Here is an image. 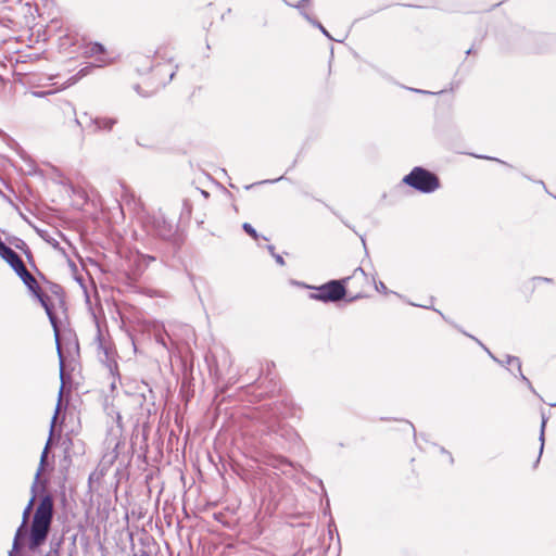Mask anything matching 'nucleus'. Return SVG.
I'll use <instances>...</instances> for the list:
<instances>
[{
	"instance_id": "f257e3e1",
	"label": "nucleus",
	"mask_w": 556,
	"mask_h": 556,
	"mask_svg": "<svg viewBox=\"0 0 556 556\" xmlns=\"http://www.w3.org/2000/svg\"><path fill=\"white\" fill-rule=\"evenodd\" d=\"M7 263L14 269L16 275L23 280L25 286L36 296V299L39 301V303L46 311V314H47L49 321L54 331L58 354L60 357V375H61V377H63L64 363H63L62 350L60 346V330H59V325H58V317L54 313V304L49 295L41 292L36 278L27 270L24 262L22 261V258L20 257V255L17 253L12 258H10Z\"/></svg>"
},
{
	"instance_id": "f03ea898",
	"label": "nucleus",
	"mask_w": 556,
	"mask_h": 556,
	"mask_svg": "<svg viewBox=\"0 0 556 556\" xmlns=\"http://www.w3.org/2000/svg\"><path fill=\"white\" fill-rule=\"evenodd\" d=\"M53 519V500L45 495L38 504L30 525L28 548L36 551L41 546L49 534Z\"/></svg>"
},
{
	"instance_id": "7ed1b4c3",
	"label": "nucleus",
	"mask_w": 556,
	"mask_h": 556,
	"mask_svg": "<svg viewBox=\"0 0 556 556\" xmlns=\"http://www.w3.org/2000/svg\"><path fill=\"white\" fill-rule=\"evenodd\" d=\"M58 413H59V406L56 407L54 416L51 421L49 438H48V441H47L45 448L41 453L39 468L35 475V480L31 484V497L29 498L26 507L23 510L22 523L18 527V529L16 530V533H15V536L13 540L12 551L10 552V556H13V553L17 552L20 549V541L26 533V526L28 523L30 513L34 508V503L36 501V490H37L38 481H39L40 475L43 470V467H45V464H46V460L48 457L49 448H50V445L52 442V435H53V431H54V425H55V420L58 417Z\"/></svg>"
},
{
	"instance_id": "20e7f679",
	"label": "nucleus",
	"mask_w": 556,
	"mask_h": 556,
	"mask_svg": "<svg viewBox=\"0 0 556 556\" xmlns=\"http://www.w3.org/2000/svg\"><path fill=\"white\" fill-rule=\"evenodd\" d=\"M403 182L422 193H431L440 187L437 175L419 166L414 167Z\"/></svg>"
},
{
	"instance_id": "39448f33",
	"label": "nucleus",
	"mask_w": 556,
	"mask_h": 556,
	"mask_svg": "<svg viewBox=\"0 0 556 556\" xmlns=\"http://www.w3.org/2000/svg\"><path fill=\"white\" fill-rule=\"evenodd\" d=\"M316 291V293L311 294V298L321 302L340 301L346 293V289L342 280H331L318 287Z\"/></svg>"
},
{
	"instance_id": "423d86ee",
	"label": "nucleus",
	"mask_w": 556,
	"mask_h": 556,
	"mask_svg": "<svg viewBox=\"0 0 556 556\" xmlns=\"http://www.w3.org/2000/svg\"><path fill=\"white\" fill-rule=\"evenodd\" d=\"M342 282L355 290L353 299H357L363 295L365 287L369 285V278L362 267H357L351 276L342 279Z\"/></svg>"
},
{
	"instance_id": "0eeeda50",
	"label": "nucleus",
	"mask_w": 556,
	"mask_h": 556,
	"mask_svg": "<svg viewBox=\"0 0 556 556\" xmlns=\"http://www.w3.org/2000/svg\"><path fill=\"white\" fill-rule=\"evenodd\" d=\"M89 122L91 125L94 126L96 130H111L113 126L117 123L116 118L113 117H90Z\"/></svg>"
},
{
	"instance_id": "6e6552de",
	"label": "nucleus",
	"mask_w": 556,
	"mask_h": 556,
	"mask_svg": "<svg viewBox=\"0 0 556 556\" xmlns=\"http://www.w3.org/2000/svg\"><path fill=\"white\" fill-rule=\"evenodd\" d=\"M506 365L508 366H515L516 367V370L518 372V375L520 376L521 380L526 382V384L528 386V388L531 390V391H534L533 390V387L531 384V382L529 381V379L522 374V370H521V362L518 357L516 356H510L508 355L506 357Z\"/></svg>"
},
{
	"instance_id": "1a4fd4ad",
	"label": "nucleus",
	"mask_w": 556,
	"mask_h": 556,
	"mask_svg": "<svg viewBox=\"0 0 556 556\" xmlns=\"http://www.w3.org/2000/svg\"><path fill=\"white\" fill-rule=\"evenodd\" d=\"M105 51L104 47L101 43L93 42L86 46L84 54L87 58L94 56L97 54H101Z\"/></svg>"
},
{
	"instance_id": "9d476101",
	"label": "nucleus",
	"mask_w": 556,
	"mask_h": 556,
	"mask_svg": "<svg viewBox=\"0 0 556 556\" xmlns=\"http://www.w3.org/2000/svg\"><path fill=\"white\" fill-rule=\"evenodd\" d=\"M15 254H16V252L13 249H11L10 247H8L5 243H3L0 247V256L5 262H8L10 258H12Z\"/></svg>"
},
{
	"instance_id": "9b49d317",
	"label": "nucleus",
	"mask_w": 556,
	"mask_h": 556,
	"mask_svg": "<svg viewBox=\"0 0 556 556\" xmlns=\"http://www.w3.org/2000/svg\"><path fill=\"white\" fill-rule=\"evenodd\" d=\"M302 15H303V16H304V17H305L309 23H312L313 25L317 26V27L320 29V31H321L325 36H327L328 38H330V39H331V36L329 35V33L327 31V29H326V28H325L320 23H318V22H316V21L312 20V17H311L307 13H305V12H302Z\"/></svg>"
},
{
	"instance_id": "f8f14e48",
	"label": "nucleus",
	"mask_w": 556,
	"mask_h": 556,
	"mask_svg": "<svg viewBox=\"0 0 556 556\" xmlns=\"http://www.w3.org/2000/svg\"><path fill=\"white\" fill-rule=\"evenodd\" d=\"M545 426H546V419L543 417V418H542V424H541V432H540V441H541L540 455H539V458H538V459H540V456H541V455H542V453H543ZM538 462H539V460H536V463H538Z\"/></svg>"
},
{
	"instance_id": "ddd939ff",
	"label": "nucleus",
	"mask_w": 556,
	"mask_h": 556,
	"mask_svg": "<svg viewBox=\"0 0 556 556\" xmlns=\"http://www.w3.org/2000/svg\"><path fill=\"white\" fill-rule=\"evenodd\" d=\"M242 228H243V230H244L248 235H250V236H251V237H253L254 239H257L258 235H257L256 230L252 227V225H251V224H249V223H244V224L242 225Z\"/></svg>"
},
{
	"instance_id": "4468645a",
	"label": "nucleus",
	"mask_w": 556,
	"mask_h": 556,
	"mask_svg": "<svg viewBox=\"0 0 556 556\" xmlns=\"http://www.w3.org/2000/svg\"><path fill=\"white\" fill-rule=\"evenodd\" d=\"M375 287L378 292H381L384 294L388 293V288L386 287V285L382 281L375 282Z\"/></svg>"
},
{
	"instance_id": "2eb2a0df",
	"label": "nucleus",
	"mask_w": 556,
	"mask_h": 556,
	"mask_svg": "<svg viewBox=\"0 0 556 556\" xmlns=\"http://www.w3.org/2000/svg\"><path fill=\"white\" fill-rule=\"evenodd\" d=\"M92 68H93V66H86V67L81 68V70L78 72V74H77V75H78L79 77H84V76L88 75V74L91 72V70H92Z\"/></svg>"
},
{
	"instance_id": "dca6fc26",
	"label": "nucleus",
	"mask_w": 556,
	"mask_h": 556,
	"mask_svg": "<svg viewBox=\"0 0 556 556\" xmlns=\"http://www.w3.org/2000/svg\"><path fill=\"white\" fill-rule=\"evenodd\" d=\"M132 400H134V402H135L136 404L141 405V404H142V402H143V400H144V396H143L142 394H140V395H135V396L132 397Z\"/></svg>"
},
{
	"instance_id": "f3484780",
	"label": "nucleus",
	"mask_w": 556,
	"mask_h": 556,
	"mask_svg": "<svg viewBox=\"0 0 556 556\" xmlns=\"http://www.w3.org/2000/svg\"><path fill=\"white\" fill-rule=\"evenodd\" d=\"M274 258L276 260V262L280 265V266H283L285 265V261H283V257L279 254H276L274 256Z\"/></svg>"
},
{
	"instance_id": "a211bd4d",
	"label": "nucleus",
	"mask_w": 556,
	"mask_h": 556,
	"mask_svg": "<svg viewBox=\"0 0 556 556\" xmlns=\"http://www.w3.org/2000/svg\"><path fill=\"white\" fill-rule=\"evenodd\" d=\"M309 0H301L296 5L295 8L298 9H302L306 3H308Z\"/></svg>"
},
{
	"instance_id": "6ab92c4d",
	"label": "nucleus",
	"mask_w": 556,
	"mask_h": 556,
	"mask_svg": "<svg viewBox=\"0 0 556 556\" xmlns=\"http://www.w3.org/2000/svg\"><path fill=\"white\" fill-rule=\"evenodd\" d=\"M483 349H484V350L488 352V354L493 358V361H495V362H497V363H500V364H503L500 359H497L495 356H493V355H492V353H491L486 348H484V346H483Z\"/></svg>"
},
{
	"instance_id": "aec40b11",
	"label": "nucleus",
	"mask_w": 556,
	"mask_h": 556,
	"mask_svg": "<svg viewBox=\"0 0 556 556\" xmlns=\"http://www.w3.org/2000/svg\"><path fill=\"white\" fill-rule=\"evenodd\" d=\"M267 249H268L269 253H270V254L273 255V257H274V256L276 255L274 245H268V247H267Z\"/></svg>"
},
{
	"instance_id": "412c9836",
	"label": "nucleus",
	"mask_w": 556,
	"mask_h": 556,
	"mask_svg": "<svg viewBox=\"0 0 556 556\" xmlns=\"http://www.w3.org/2000/svg\"><path fill=\"white\" fill-rule=\"evenodd\" d=\"M281 179H282V177L276 178V179H273V180H264L263 182H265V184H273V182L279 181Z\"/></svg>"
},
{
	"instance_id": "4be33fe9",
	"label": "nucleus",
	"mask_w": 556,
	"mask_h": 556,
	"mask_svg": "<svg viewBox=\"0 0 556 556\" xmlns=\"http://www.w3.org/2000/svg\"><path fill=\"white\" fill-rule=\"evenodd\" d=\"M406 426H407L408 429H410L415 433V428H414V426L412 424L406 422Z\"/></svg>"
},
{
	"instance_id": "5701e85b",
	"label": "nucleus",
	"mask_w": 556,
	"mask_h": 556,
	"mask_svg": "<svg viewBox=\"0 0 556 556\" xmlns=\"http://www.w3.org/2000/svg\"><path fill=\"white\" fill-rule=\"evenodd\" d=\"M414 91L416 92H421V93H429L428 91H425V90H420V89H413Z\"/></svg>"
},
{
	"instance_id": "b1692460",
	"label": "nucleus",
	"mask_w": 556,
	"mask_h": 556,
	"mask_svg": "<svg viewBox=\"0 0 556 556\" xmlns=\"http://www.w3.org/2000/svg\"><path fill=\"white\" fill-rule=\"evenodd\" d=\"M473 339L478 342V344H480L481 346H483V345H482V343H481V341L477 340L476 338H473Z\"/></svg>"
},
{
	"instance_id": "393cba45",
	"label": "nucleus",
	"mask_w": 556,
	"mask_h": 556,
	"mask_svg": "<svg viewBox=\"0 0 556 556\" xmlns=\"http://www.w3.org/2000/svg\"><path fill=\"white\" fill-rule=\"evenodd\" d=\"M76 123H77L78 125H81V122H80V119H78V118L76 119Z\"/></svg>"
}]
</instances>
